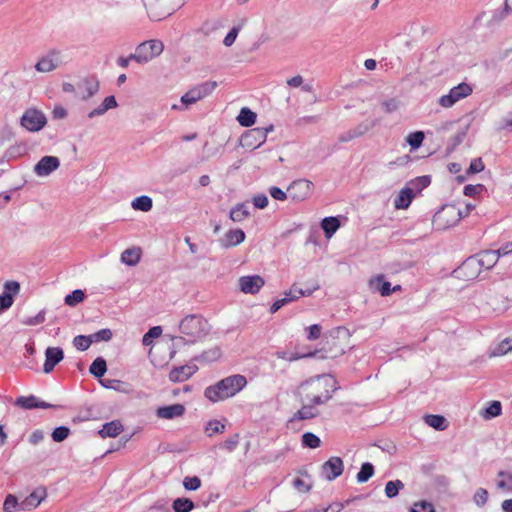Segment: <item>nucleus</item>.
<instances>
[{"instance_id":"a878e982","label":"nucleus","mask_w":512,"mask_h":512,"mask_svg":"<svg viewBox=\"0 0 512 512\" xmlns=\"http://www.w3.org/2000/svg\"><path fill=\"white\" fill-rule=\"evenodd\" d=\"M319 411L313 405H303L288 421V424H293L295 421L309 420L317 417Z\"/></svg>"},{"instance_id":"aec40b11","label":"nucleus","mask_w":512,"mask_h":512,"mask_svg":"<svg viewBox=\"0 0 512 512\" xmlns=\"http://www.w3.org/2000/svg\"><path fill=\"white\" fill-rule=\"evenodd\" d=\"M64 358L63 349L60 347H48L45 350V362L43 365L44 373L48 374L53 371L55 366Z\"/></svg>"},{"instance_id":"603ef678","label":"nucleus","mask_w":512,"mask_h":512,"mask_svg":"<svg viewBox=\"0 0 512 512\" xmlns=\"http://www.w3.org/2000/svg\"><path fill=\"white\" fill-rule=\"evenodd\" d=\"M489 493L485 488H478L473 495V502L477 507H484L487 504Z\"/></svg>"},{"instance_id":"6e6552de","label":"nucleus","mask_w":512,"mask_h":512,"mask_svg":"<svg viewBox=\"0 0 512 512\" xmlns=\"http://www.w3.org/2000/svg\"><path fill=\"white\" fill-rule=\"evenodd\" d=\"M64 64L65 61L63 60L61 51L52 49L47 54L42 56L34 67L37 72L48 73L56 70Z\"/></svg>"},{"instance_id":"864d4df0","label":"nucleus","mask_w":512,"mask_h":512,"mask_svg":"<svg viewBox=\"0 0 512 512\" xmlns=\"http://www.w3.org/2000/svg\"><path fill=\"white\" fill-rule=\"evenodd\" d=\"M91 344L92 340L90 335H78L73 339V345L80 351H86Z\"/></svg>"},{"instance_id":"f257e3e1","label":"nucleus","mask_w":512,"mask_h":512,"mask_svg":"<svg viewBox=\"0 0 512 512\" xmlns=\"http://www.w3.org/2000/svg\"><path fill=\"white\" fill-rule=\"evenodd\" d=\"M247 385L245 376L235 374L228 376L214 385L208 386L204 391V396L211 402L216 403L235 396Z\"/></svg>"},{"instance_id":"6ab92c4d","label":"nucleus","mask_w":512,"mask_h":512,"mask_svg":"<svg viewBox=\"0 0 512 512\" xmlns=\"http://www.w3.org/2000/svg\"><path fill=\"white\" fill-rule=\"evenodd\" d=\"M46 497V489L44 487H38L20 502V511H30L35 509Z\"/></svg>"},{"instance_id":"423d86ee","label":"nucleus","mask_w":512,"mask_h":512,"mask_svg":"<svg viewBox=\"0 0 512 512\" xmlns=\"http://www.w3.org/2000/svg\"><path fill=\"white\" fill-rule=\"evenodd\" d=\"M20 124L29 132H38L47 124V118L41 110L30 108L23 113Z\"/></svg>"},{"instance_id":"0e129e2a","label":"nucleus","mask_w":512,"mask_h":512,"mask_svg":"<svg viewBox=\"0 0 512 512\" xmlns=\"http://www.w3.org/2000/svg\"><path fill=\"white\" fill-rule=\"evenodd\" d=\"M252 202L255 208L264 209L267 207L269 201L268 197L264 193H260L253 196Z\"/></svg>"},{"instance_id":"2f4dec72","label":"nucleus","mask_w":512,"mask_h":512,"mask_svg":"<svg viewBox=\"0 0 512 512\" xmlns=\"http://www.w3.org/2000/svg\"><path fill=\"white\" fill-rule=\"evenodd\" d=\"M249 215V206L246 203H238L230 211V219L233 222H241L247 217H249Z\"/></svg>"},{"instance_id":"338daca9","label":"nucleus","mask_w":512,"mask_h":512,"mask_svg":"<svg viewBox=\"0 0 512 512\" xmlns=\"http://www.w3.org/2000/svg\"><path fill=\"white\" fill-rule=\"evenodd\" d=\"M306 330L308 332L307 339L309 341H313L320 337L322 327L319 324H313V325L309 326Z\"/></svg>"},{"instance_id":"9b49d317","label":"nucleus","mask_w":512,"mask_h":512,"mask_svg":"<svg viewBox=\"0 0 512 512\" xmlns=\"http://www.w3.org/2000/svg\"><path fill=\"white\" fill-rule=\"evenodd\" d=\"M316 381L321 385L325 392L320 395H315L310 399L309 405H322L332 398V394L337 390L336 381L330 376H317Z\"/></svg>"},{"instance_id":"b1692460","label":"nucleus","mask_w":512,"mask_h":512,"mask_svg":"<svg viewBox=\"0 0 512 512\" xmlns=\"http://www.w3.org/2000/svg\"><path fill=\"white\" fill-rule=\"evenodd\" d=\"M481 269L489 270L498 262L499 256L496 250H484L474 255Z\"/></svg>"},{"instance_id":"de8ad7c7","label":"nucleus","mask_w":512,"mask_h":512,"mask_svg":"<svg viewBox=\"0 0 512 512\" xmlns=\"http://www.w3.org/2000/svg\"><path fill=\"white\" fill-rule=\"evenodd\" d=\"M218 86L216 81H206L203 83H200L196 86L197 91H199L201 99L205 98L206 96L210 95Z\"/></svg>"},{"instance_id":"a211bd4d","label":"nucleus","mask_w":512,"mask_h":512,"mask_svg":"<svg viewBox=\"0 0 512 512\" xmlns=\"http://www.w3.org/2000/svg\"><path fill=\"white\" fill-rule=\"evenodd\" d=\"M60 166V160L56 156H44L34 166V173L39 177L50 175Z\"/></svg>"},{"instance_id":"5701e85b","label":"nucleus","mask_w":512,"mask_h":512,"mask_svg":"<svg viewBox=\"0 0 512 512\" xmlns=\"http://www.w3.org/2000/svg\"><path fill=\"white\" fill-rule=\"evenodd\" d=\"M185 413V407L176 403L168 406H161L156 410V416L160 419H174Z\"/></svg>"},{"instance_id":"ddd939ff","label":"nucleus","mask_w":512,"mask_h":512,"mask_svg":"<svg viewBox=\"0 0 512 512\" xmlns=\"http://www.w3.org/2000/svg\"><path fill=\"white\" fill-rule=\"evenodd\" d=\"M463 218V211L456 208L454 205L444 206L434 216V222H443V228L454 226L459 220Z\"/></svg>"},{"instance_id":"4468645a","label":"nucleus","mask_w":512,"mask_h":512,"mask_svg":"<svg viewBox=\"0 0 512 512\" xmlns=\"http://www.w3.org/2000/svg\"><path fill=\"white\" fill-rule=\"evenodd\" d=\"M322 475L328 481H333L344 471V463L340 457L332 456L322 464Z\"/></svg>"},{"instance_id":"4d7b16f0","label":"nucleus","mask_w":512,"mask_h":512,"mask_svg":"<svg viewBox=\"0 0 512 512\" xmlns=\"http://www.w3.org/2000/svg\"><path fill=\"white\" fill-rule=\"evenodd\" d=\"M162 328L160 326H154L148 330L147 333L144 334L142 342L145 346H148L152 342V338H157L161 335Z\"/></svg>"},{"instance_id":"39448f33","label":"nucleus","mask_w":512,"mask_h":512,"mask_svg":"<svg viewBox=\"0 0 512 512\" xmlns=\"http://www.w3.org/2000/svg\"><path fill=\"white\" fill-rule=\"evenodd\" d=\"M273 129V125L250 129L241 136L240 143L244 148L256 149L266 141L267 134Z\"/></svg>"},{"instance_id":"bf43d9fd","label":"nucleus","mask_w":512,"mask_h":512,"mask_svg":"<svg viewBox=\"0 0 512 512\" xmlns=\"http://www.w3.org/2000/svg\"><path fill=\"white\" fill-rule=\"evenodd\" d=\"M240 29H241L240 26H234L230 29V31L227 33V35L225 36V38L223 40V44L226 47H230L233 45V43L235 42V40L238 36Z\"/></svg>"},{"instance_id":"58836bf2","label":"nucleus","mask_w":512,"mask_h":512,"mask_svg":"<svg viewBox=\"0 0 512 512\" xmlns=\"http://www.w3.org/2000/svg\"><path fill=\"white\" fill-rule=\"evenodd\" d=\"M85 299V292L81 289H75L67 294L64 303L70 307H75Z\"/></svg>"},{"instance_id":"f03ea898","label":"nucleus","mask_w":512,"mask_h":512,"mask_svg":"<svg viewBox=\"0 0 512 512\" xmlns=\"http://www.w3.org/2000/svg\"><path fill=\"white\" fill-rule=\"evenodd\" d=\"M179 331L191 337V342H194L208 333V323L199 314H189L180 321Z\"/></svg>"},{"instance_id":"dca6fc26","label":"nucleus","mask_w":512,"mask_h":512,"mask_svg":"<svg viewBox=\"0 0 512 512\" xmlns=\"http://www.w3.org/2000/svg\"><path fill=\"white\" fill-rule=\"evenodd\" d=\"M20 291L17 281H7L4 284V292L0 295V314L9 309L14 303V296Z\"/></svg>"},{"instance_id":"393cba45","label":"nucleus","mask_w":512,"mask_h":512,"mask_svg":"<svg viewBox=\"0 0 512 512\" xmlns=\"http://www.w3.org/2000/svg\"><path fill=\"white\" fill-rule=\"evenodd\" d=\"M369 287L373 292H379L381 296H389L392 293L391 283L385 280V276L380 274L369 280Z\"/></svg>"},{"instance_id":"473e14b6","label":"nucleus","mask_w":512,"mask_h":512,"mask_svg":"<svg viewBox=\"0 0 512 512\" xmlns=\"http://www.w3.org/2000/svg\"><path fill=\"white\" fill-rule=\"evenodd\" d=\"M431 183V177L429 175L419 176L407 183V187L415 192V195L421 192L423 189L428 187Z\"/></svg>"},{"instance_id":"c03bdc74","label":"nucleus","mask_w":512,"mask_h":512,"mask_svg":"<svg viewBox=\"0 0 512 512\" xmlns=\"http://www.w3.org/2000/svg\"><path fill=\"white\" fill-rule=\"evenodd\" d=\"M302 445L311 449L320 447V438L312 432H306L302 435Z\"/></svg>"},{"instance_id":"f8f14e48","label":"nucleus","mask_w":512,"mask_h":512,"mask_svg":"<svg viewBox=\"0 0 512 512\" xmlns=\"http://www.w3.org/2000/svg\"><path fill=\"white\" fill-rule=\"evenodd\" d=\"M481 271L479 262L473 255L468 257L453 273L459 279L470 281L476 279Z\"/></svg>"},{"instance_id":"774afa93","label":"nucleus","mask_w":512,"mask_h":512,"mask_svg":"<svg viewBox=\"0 0 512 512\" xmlns=\"http://www.w3.org/2000/svg\"><path fill=\"white\" fill-rule=\"evenodd\" d=\"M149 510L151 512H172L167 502L163 500L155 502L152 506H150Z\"/></svg>"},{"instance_id":"20e7f679","label":"nucleus","mask_w":512,"mask_h":512,"mask_svg":"<svg viewBox=\"0 0 512 512\" xmlns=\"http://www.w3.org/2000/svg\"><path fill=\"white\" fill-rule=\"evenodd\" d=\"M510 14H512V7L510 6V4L505 3L502 8H497L489 12L484 11L479 13L472 23V28L478 29L479 26L481 25L482 19L488 15L489 18L486 21V27L489 28L490 30H494L498 28Z\"/></svg>"},{"instance_id":"3c124183","label":"nucleus","mask_w":512,"mask_h":512,"mask_svg":"<svg viewBox=\"0 0 512 512\" xmlns=\"http://www.w3.org/2000/svg\"><path fill=\"white\" fill-rule=\"evenodd\" d=\"M3 510L4 512H15L20 510V502H18V499L15 495L8 494L6 496L3 503Z\"/></svg>"},{"instance_id":"4be33fe9","label":"nucleus","mask_w":512,"mask_h":512,"mask_svg":"<svg viewBox=\"0 0 512 512\" xmlns=\"http://www.w3.org/2000/svg\"><path fill=\"white\" fill-rule=\"evenodd\" d=\"M198 370L196 365H183L174 367L169 373V380L174 383L188 380Z\"/></svg>"},{"instance_id":"ea45409f","label":"nucleus","mask_w":512,"mask_h":512,"mask_svg":"<svg viewBox=\"0 0 512 512\" xmlns=\"http://www.w3.org/2000/svg\"><path fill=\"white\" fill-rule=\"evenodd\" d=\"M502 412V405L499 401H491L489 406L482 412V416L485 419H492L499 416Z\"/></svg>"},{"instance_id":"c9c22d12","label":"nucleus","mask_w":512,"mask_h":512,"mask_svg":"<svg viewBox=\"0 0 512 512\" xmlns=\"http://www.w3.org/2000/svg\"><path fill=\"white\" fill-rule=\"evenodd\" d=\"M425 423L430 427L443 431L447 428V420L442 415L430 414L425 416Z\"/></svg>"},{"instance_id":"72a5a7b5","label":"nucleus","mask_w":512,"mask_h":512,"mask_svg":"<svg viewBox=\"0 0 512 512\" xmlns=\"http://www.w3.org/2000/svg\"><path fill=\"white\" fill-rule=\"evenodd\" d=\"M131 206L134 210L142 211V212H148L153 207V201L152 198L147 195H141L139 197H136L132 202Z\"/></svg>"},{"instance_id":"4c0bfd02","label":"nucleus","mask_w":512,"mask_h":512,"mask_svg":"<svg viewBox=\"0 0 512 512\" xmlns=\"http://www.w3.org/2000/svg\"><path fill=\"white\" fill-rule=\"evenodd\" d=\"M374 475V466L370 462H364L361 465L360 471L356 475L358 483L367 482Z\"/></svg>"},{"instance_id":"c756f323","label":"nucleus","mask_w":512,"mask_h":512,"mask_svg":"<svg viewBox=\"0 0 512 512\" xmlns=\"http://www.w3.org/2000/svg\"><path fill=\"white\" fill-rule=\"evenodd\" d=\"M340 227V221L338 217L329 216L325 217L321 221V228L324 231L326 238H331Z\"/></svg>"},{"instance_id":"6e6d98bb","label":"nucleus","mask_w":512,"mask_h":512,"mask_svg":"<svg viewBox=\"0 0 512 512\" xmlns=\"http://www.w3.org/2000/svg\"><path fill=\"white\" fill-rule=\"evenodd\" d=\"M69 434L70 429L67 426H59L53 430L51 437L54 442L59 443L64 441L69 436Z\"/></svg>"},{"instance_id":"e2e57ef3","label":"nucleus","mask_w":512,"mask_h":512,"mask_svg":"<svg viewBox=\"0 0 512 512\" xmlns=\"http://www.w3.org/2000/svg\"><path fill=\"white\" fill-rule=\"evenodd\" d=\"M239 439H240L239 434H237V433L234 434L233 436H231L230 438H228L227 440L224 441L223 446H222L223 449H225L228 452L234 451L239 444Z\"/></svg>"},{"instance_id":"37998d69","label":"nucleus","mask_w":512,"mask_h":512,"mask_svg":"<svg viewBox=\"0 0 512 512\" xmlns=\"http://www.w3.org/2000/svg\"><path fill=\"white\" fill-rule=\"evenodd\" d=\"M403 488L404 483L401 480L388 481L385 486V495L388 498H394Z\"/></svg>"},{"instance_id":"680f3d73","label":"nucleus","mask_w":512,"mask_h":512,"mask_svg":"<svg viewBox=\"0 0 512 512\" xmlns=\"http://www.w3.org/2000/svg\"><path fill=\"white\" fill-rule=\"evenodd\" d=\"M484 190V186L482 184H476V185H466L464 187L463 193L465 196L468 197H474L478 194H480Z\"/></svg>"},{"instance_id":"a19ab883","label":"nucleus","mask_w":512,"mask_h":512,"mask_svg":"<svg viewBox=\"0 0 512 512\" xmlns=\"http://www.w3.org/2000/svg\"><path fill=\"white\" fill-rule=\"evenodd\" d=\"M512 350V338H506L497 344L491 351V356H502Z\"/></svg>"},{"instance_id":"7c9ffc66","label":"nucleus","mask_w":512,"mask_h":512,"mask_svg":"<svg viewBox=\"0 0 512 512\" xmlns=\"http://www.w3.org/2000/svg\"><path fill=\"white\" fill-rule=\"evenodd\" d=\"M225 239L224 247H234L245 240V233L242 229H231L226 232Z\"/></svg>"},{"instance_id":"49530a36","label":"nucleus","mask_w":512,"mask_h":512,"mask_svg":"<svg viewBox=\"0 0 512 512\" xmlns=\"http://www.w3.org/2000/svg\"><path fill=\"white\" fill-rule=\"evenodd\" d=\"M225 431V424L219 420H210L205 427L207 436L212 437L214 434L223 433Z\"/></svg>"},{"instance_id":"bb28decb","label":"nucleus","mask_w":512,"mask_h":512,"mask_svg":"<svg viewBox=\"0 0 512 512\" xmlns=\"http://www.w3.org/2000/svg\"><path fill=\"white\" fill-rule=\"evenodd\" d=\"M415 192H412L410 188L405 186L403 189L400 190L398 196L394 200V206L397 209H407L412 200L415 198Z\"/></svg>"},{"instance_id":"09e8293b","label":"nucleus","mask_w":512,"mask_h":512,"mask_svg":"<svg viewBox=\"0 0 512 512\" xmlns=\"http://www.w3.org/2000/svg\"><path fill=\"white\" fill-rule=\"evenodd\" d=\"M199 100H201V97L199 91H197L195 87H192L181 97V103L186 107L196 103Z\"/></svg>"},{"instance_id":"5fc2aeb1","label":"nucleus","mask_w":512,"mask_h":512,"mask_svg":"<svg viewBox=\"0 0 512 512\" xmlns=\"http://www.w3.org/2000/svg\"><path fill=\"white\" fill-rule=\"evenodd\" d=\"M112 336H113V333L108 328H104V329H101L93 334H90L92 343H98V342H102V341L107 342L112 339Z\"/></svg>"},{"instance_id":"052dcab7","label":"nucleus","mask_w":512,"mask_h":512,"mask_svg":"<svg viewBox=\"0 0 512 512\" xmlns=\"http://www.w3.org/2000/svg\"><path fill=\"white\" fill-rule=\"evenodd\" d=\"M485 165L481 158H475L470 162L469 168L467 169V174H475L483 171Z\"/></svg>"},{"instance_id":"9d476101","label":"nucleus","mask_w":512,"mask_h":512,"mask_svg":"<svg viewBox=\"0 0 512 512\" xmlns=\"http://www.w3.org/2000/svg\"><path fill=\"white\" fill-rule=\"evenodd\" d=\"M137 52L140 56L142 64H146L155 57L159 56L163 50L164 45L162 41L157 39H152L148 41H144L140 43L137 47Z\"/></svg>"},{"instance_id":"cd10ccee","label":"nucleus","mask_w":512,"mask_h":512,"mask_svg":"<svg viewBox=\"0 0 512 512\" xmlns=\"http://www.w3.org/2000/svg\"><path fill=\"white\" fill-rule=\"evenodd\" d=\"M123 431V425L119 420H113L105 423L99 430L98 434L102 438L116 437Z\"/></svg>"},{"instance_id":"a18cd8bd","label":"nucleus","mask_w":512,"mask_h":512,"mask_svg":"<svg viewBox=\"0 0 512 512\" xmlns=\"http://www.w3.org/2000/svg\"><path fill=\"white\" fill-rule=\"evenodd\" d=\"M424 138H425L424 132L415 131V132L410 133L407 136L406 141L410 145L411 149L416 150L419 147H421Z\"/></svg>"},{"instance_id":"13d9d810","label":"nucleus","mask_w":512,"mask_h":512,"mask_svg":"<svg viewBox=\"0 0 512 512\" xmlns=\"http://www.w3.org/2000/svg\"><path fill=\"white\" fill-rule=\"evenodd\" d=\"M183 486L186 490L195 491L201 486V480L197 476L185 477L183 480Z\"/></svg>"},{"instance_id":"412c9836","label":"nucleus","mask_w":512,"mask_h":512,"mask_svg":"<svg viewBox=\"0 0 512 512\" xmlns=\"http://www.w3.org/2000/svg\"><path fill=\"white\" fill-rule=\"evenodd\" d=\"M15 405L18 407H21L26 410H31L35 408H56L57 406L50 404L48 402L40 400L35 395H29V396H20L16 399Z\"/></svg>"},{"instance_id":"79ce46f5","label":"nucleus","mask_w":512,"mask_h":512,"mask_svg":"<svg viewBox=\"0 0 512 512\" xmlns=\"http://www.w3.org/2000/svg\"><path fill=\"white\" fill-rule=\"evenodd\" d=\"M172 507L175 512H190L194 508V503L188 498H177Z\"/></svg>"},{"instance_id":"0eeeda50","label":"nucleus","mask_w":512,"mask_h":512,"mask_svg":"<svg viewBox=\"0 0 512 512\" xmlns=\"http://www.w3.org/2000/svg\"><path fill=\"white\" fill-rule=\"evenodd\" d=\"M473 92V88L470 84L462 82L457 86L452 87L448 94L442 95L438 103L444 108L452 107L456 102L470 96Z\"/></svg>"},{"instance_id":"c85d7f7f","label":"nucleus","mask_w":512,"mask_h":512,"mask_svg":"<svg viewBox=\"0 0 512 512\" xmlns=\"http://www.w3.org/2000/svg\"><path fill=\"white\" fill-rule=\"evenodd\" d=\"M141 258V249L139 247H132L125 249L121 254V262L128 266H135L139 263Z\"/></svg>"},{"instance_id":"f3484780","label":"nucleus","mask_w":512,"mask_h":512,"mask_svg":"<svg viewBox=\"0 0 512 512\" xmlns=\"http://www.w3.org/2000/svg\"><path fill=\"white\" fill-rule=\"evenodd\" d=\"M238 283L243 293L256 294L264 286L265 281L259 275H248L240 277Z\"/></svg>"},{"instance_id":"1a4fd4ad","label":"nucleus","mask_w":512,"mask_h":512,"mask_svg":"<svg viewBox=\"0 0 512 512\" xmlns=\"http://www.w3.org/2000/svg\"><path fill=\"white\" fill-rule=\"evenodd\" d=\"M314 184L307 179L293 181L287 188L289 197L295 202H302L310 197Z\"/></svg>"},{"instance_id":"f704fd0d","label":"nucleus","mask_w":512,"mask_h":512,"mask_svg":"<svg viewBox=\"0 0 512 512\" xmlns=\"http://www.w3.org/2000/svg\"><path fill=\"white\" fill-rule=\"evenodd\" d=\"M256 117L257 115L255 112L247 107H244L240 110V113L237 116V120L241 126L250 127L255 123Z\"/></svg>"},{"instance_id":"69168bd1","label":"nucleus","mask_w":512,"mask_h":512,"mask_svg":"<svg viewBox=\"0 0 512 512\" xmlns=\"http://www.w3.org/2000/svg\"><path fill=\"white\" fill-rule=\"evenodd\" d=\"M373 126V122H363L351 130L353 131V133H355L354 135H356V137L358 138L367 133Z\"/></svg>"},{"instance_id":"7ed1b4c3","label":"nucleus","mask_w":512,"mask_h":512,"mask_svg":"<svg viewBox=\"0 0 512 512\" xmlns=\"http://www.w3.org/2000/svg\"><path fill=\"white\" fill-rule=\"evenodd\" d=\"M149 15L154 20H161L171 15L177 8L183 5L181 0H142Z\"/></svg>"},{"instance_id":"2eb2a0df","label":"nucleus","mask_w":512,"mask_h":512,"mask_svg":"<svg viewBox=\"0 0 512 512\" xmlns=\"http://www.w3.org/2000/svg\"><path fill=\"white\" fill-rule=\"evenodd\" d=\"M80 91L79 97L83 101H87L96 95L100 88L99 80L96 76H88L83 78L77 85Z\"/></svg>"},{"instance_id":"8fccbe9b","label":"nucleus","mask_w":512,"mask_h":512,"mask_svg":"<svg viewBox=\"0 0 512 512\" xmlns=\"http://www.w3.org/2000/svg\"><path fill=\"white\" fill-rule=\"evenodd\" d=\"M409 512H436L434 505L427 500H420L415 502Z\"/></svg>"},{"instance_id":"e433bc0d","label":"nucleus","mask_w":512,"mask_h":512,"mask_svg":"<svg viewBox=\"0 0 512 512\" xmlns=\"http://www.w3.org/2000/svg\"><path fill=\"white\" fill-rule=\"evenodd\" d=\"M107 371V364L104 358L97 357L89 367V372L96 378L102 377Z\"/></svg>"}]
</instances>
